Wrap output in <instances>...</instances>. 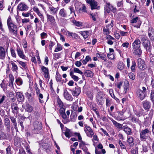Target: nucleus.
<instances>
[{"mask_svg": "<svg viewBox=\"0 0 154 154\" xmlns=\"http://www.w3.org/2000/svg\"><path fill=\"white\" fill-rule=\"evenodd\" d=\"M146 88L144 87H142V89H138L136 92L137 97L141 100H143L146 96Z\"/></svg>", "mask_w": 154, "mask_h": 154, "instance_id": "obj_1", "label": "nucleus"}, {"mask_svg": "<svg viewBox=\"0 0 154 154\" xmlns=\"http://www.w3.org/2000/svg\"><path fill=\"white\" fill-rule=\"evenodd\" d=\"M141 41L144 47L146 49V51H150L151 46L149 41L144 38H143L142 39Z\"/></svg>", "mask_w": 154, "mask_h": 154, "instance_id": "obj_2", "label": "nucleus"}, {"mask_svg": "<svg viewBox=\"0 0 154 154\" xmlns=\"http://www.w3.org/2000/svg\"><path fill=\"white\" fill-rule=\"evenodd\" d=\"M86 1L90 5L92 10L99 9L100 8V6H98L97 2L95 0H86Z\"/></svg>", "mask_w": 154, "mask_h": 154, "instance_id": "obj_3", "label": "nucleus"}, {"mask_svg": "<svg viewBox=\"0 0 154 154\" xmlns=\"http://www.w3.org/2000/svg\"><path fill=\"white\" fill-rule=\"evenodd\" d=\"M150 133V131L146 128L140 132V137L142 140H145L148 137V134Z\"/></svg>", "mask_w": 154, "mask_h": 154, "instance_id": "obj_4", "label": "nucleus"}, {"mask_svg": "<svg viewBox=\"0 0 154 154\" xmlns=\"http://www.w3.org/2000/svg\"><path fill=\"white\" fill-rule=\"evenodd\" d=\"M9 33L15 36L17 35L18 32V28L16 25L14 24L8 26Z\"/></svg>", "mask_w": 154, "mask_h": 154, "instance_id": "obj_5", "label": "nucleus"}, {"mask_svg": "<svg viewBox=\"0 0 154 154\" xmlns=\"http://www.w3.org/2000/svg\"><path fill=\"white\" fill-rule=\"evenodd\" d=\"M46 16L47 22L51 26H55L56 24V22L54 16L48 14H46Z\"/></svg>", "mask_w": 154, "mask_h": 154, "instance_id": "obj_6", "label": "nucleus"}, {"mask_svg": "<svg viewBox=\"0 0 154 154\" xmlns=\"http://www.w3.org/2000/svg\"><path fill=\"white\" fill-rule=\"evenodd\" d=\"M85 128L84 131L88 136L92 137L94 134V133L91 127L86 125H85Z\"/></svg>", "mask_w": 154, "mask_h": 154, "instance_id": "obj_7", "label": "nucleus"}, {"mask_svg": "<svg viewBox=\"0 0 154 154\" xmlns=\"http://www.w3.org/2000/svg\"><path fill=\"white\" fill-rule=\"evenodd\" d=\"M111 11L114 13L116 12V9L113 6L111 5L109 3H107L105 8V11L109 13Z\"/></svg>", "mask_w": 154, "mask_h": 154, "instance_id": "obj_8", "label": "nucleus"}, {"mask_svg": "<svg viewBox=\"0 0 154 154\" xmlns=\"http://www.w3.org/2000/svg\"><path fill=\"white\" fill-rule=\"evenodd\" d=\"M137 64L138 68L140 69L144 70L146 68V66L143 60L140 58L137 60Z\"/></svg>", "mask_w": 154, "mask_h": 154, "instance_id": "obj_9", "label": "nucleus"}, {"mask_svg": "<svg viewBox=\"0 0 154 154\" xmlns=\"http://www.w3.org/2000/svg\"><path fill=\"white\" fill-rule=\"evenodd\" d=\"M41 70L44 73V77L46 78L49 79V75L48 72V68L45 67L44 66H41Z\"/></svg>", "mask_w": 154, "mask_h": 154, "instance_id": "obj_10", "label": "nucleus"}, {"mask_svg": "<svg viewBox=\"0 0 154 154\" xmlns=\"http://www.w3.org/2000/svg\"><path fill=\"white\" fill-rule=\"evenodd\" d=\"M71 91L72 95L73 96L76 97L78 96L80 93V88L78 87H75L74 89H73Z\"/></svg>", "mask_w": 154, "mask_h": 154, "instance_id": "obj_11", "label": "nucleus"}, {"mask_svg": "<svg viewBox=\"0 0 154 154\" xmlns=\"http://www.w3.org/2000/svg\"><path fill=\"white\" fill-rule=\"evenodd\" d=\"M34 130L39 131L42 129V125L41 122L36 121L34 123Z\"/></svg>", "mask_w": 154, "mask_h": 154, "instance_id": "obj_12", "label": "nucleus"}, {"mask_svg": "<svg viewBox=\"0 0 154 154\" xmlns=\"http://www.w3.org/2000/svg\"><path fill=\"white\" fill-rule=\"evenodd\" d=\"M64 96L65 98L67 100L72 101L73 99L71 95L69 93L66 89L64 91Z\"/></svg>", "mask_w": 154, "mask_h": 154, "instance_id": "obj_13", "label": "nucleus"}, {"mask_svg": "<svg viewBox=\"0 0 154 154\" xmlns=\"http://www.w3.org/2000/svg\"><path fill=\"white\" fill-rule=\"evenodd\" d=\"M124 112L123 111L118 112V116L116 117V119L118 121L124 120L126 119V117L123 115Z\"/></svg>", "mask_w": 154, "mask_h": 154, "instance_id": "obj_14", "label": "nucleus"}, {"mask_svg": "<svg viewBox=\"0 0 154 154\" xmlns=\"http://www.w3.org/2000/svg\"><path fill=\"white\" fill-rule=\"evenodd\" d=\"M49 11L52 14H56L59 9L58 8H54L51 5L49 6Z\"/></svg>", "mask_w": 154, "mask_h": 154, "instance_id": "obj_15", "label": "nucleus"}, {"mask_svg": "<svg viewBox=\"0 0 154 154\" xmlns=\"http://www.w3.org/2000/svg\"><path fill=\"white\" fill-rule=\"evenodd\" d=\"M140 42L139 39H136L132 43V47L133 49L140 48Z\"/></svg>", "mask_w": 154, "mask_h": 154, "instance_id": "obj_16", "label": "nucleus"}, {"mask_svg": "<svg viewBox=\"0 0 154 154\" xmlns=\"http://www.w3.org/2000/svg\"><path fill=\"white\" fill-rule=\"evenodd\" d=\"M143 108L146 110H149L151 107V104L149 101L145 100L142 102Z\"/></svg>", "mask_w": 154, "mask_h": 154, "instance_id": "obj_17", "label": "nucleus"}, {"mask_svg": "<svg viewBox=\"0 0 154 154\" xmlns=\"http://www.w3.org/2000/svg\"><path fill=\"white\" fill-rule=\"evenodd\" d=\"M9 82L8 86L13 89L14 88V77L12 74H10L9 75Z\"/></svg>", "mask_w": 154, "mask_h": 154, "instance_id": "obj_18", "label": "nucleus"}, {"mask_svg": "<svg viewBox=\"0 0 154 154\" xmlns=\"http://www.w3.org/2000/svg\"><path fill=\"white\" fill-rule=\"evenodd\" d=\"M148 34L151 40L154 41V29L152 28H149V29Z\"/></svg>", "mask_w": 154, "mask_h": 154, "instance_id": "obj_19", "label": "nucleus"}, {"mask_svg": "<svg viewBox=\"0 0 154 154\" xmlns=\"http://www.w3.org/2000/svg\"><path fill=\"white\" fill-rule=\"evenodd\" d=\"M17 9L21 11H24L27 10V7L24 3H21L18 5Z\"/></svg>", "mask_w": 154, "mask_h": 154, "instance_id": "obj_20", "label": "nucleus"}, {"mask_svg": "<svg viewBox=\"0 0 154 154\" xmlns=\"http://www.w3.org/2000/svg\"><path fill=\"white\" fill-rule=\"evenodd\" d=\"M38 97L40 103H42L44 102L43 100L41 99H43V95L40 93V90L39 89L35 91Z\"/></svg>", "mask_w": 154, "mask_h": 154, "instance_id": "obj_21", "label": "nucleus"}, {"mask_svg": "<svg viewBox=\"0 0 154 154\" xmlns=\"http://www.w3.org/2000/svg\"><path fill=\"white\" fill-rule=\"evenodd\" d=\"M11 108L13 113H17L18 112L19 108L15 103H13L11 104Z\"/></svg>", "mask_w": 154, "mask_h": 154, "instance_id": "obj_22", "label": "nucleus"}, {"mask_svg": "<svg viewBox=\"0 0 154 154\" xmlns=\"http://www.w3.org/2000/svg\"><path fill=\"white\" fill-rule=\"evenodd\" d=\"M5 56V51L4 48L0 46V59H3Z\"/></svg>", "mask_w": 154, "mask_h": 154, "instance_id": "obj_23", "label": "nucleus"}, {"mask_svg": "<svg viewBox=\"0 0 154 154\" xmlns=\"http://www.w3.org/2000/svg\"><path fill=\"white\" fill-rule=\"evenodd\" d=\"M16 95L18 101L21 102L23 100V95L22 93L20 92H17L16 93Z\"/></svg>", "mask_w": 154, "mask_h": 154, "instance_id": "obj_24", "label": "nucleus"}, {"mask_svg": "<svg viewBox=\"0 0 154 154\" xmlns=\"http://www.w3.org/2000/svg\"><path fill=\"white\" fill-rule=\"evenodd\" d=\"M17 52L18 55L20 57L23 59H25V56L23 52V50L20 48H18L17 49Z\"/></svg>", "mask_w": 154, "mask_h": 154, "instance_id": "obj_25", "label": "nucleus"}, {"mask_svg": "<svg viewBox=\"0 0 154 154\" xmlns=\"http://www.w3.org/2000/svg\"><path fill=\"white\" fill-rule=\"evenodd\" d=\"M129 84L128 81L125 80L124 82L123 87L125 93H126L128 90L129 89Z\"/></svg>", "mask_w": 154, "mask_h": 154, "instance_id": "obj_26", "label": "nucleus"}, {"mask_svg": "<svg viewBox=\"0 0 154 154\" xmlns=\"http://www.w3.org/2000/svg\"><path fill=\"white\" fill-rule=\"evenodd\" d=\"M25 110L29 112H31L33 110V107L29 104H26L24 107Z\"/></svg>", "mask_w": 154, "mask_h": 154, "instance_id": "obj_27", "label": "nucleus"}, {"mask_svg": "<svg viewBox=\"0 0 154 154\" xmlns=\"http://www.w3.org/2000/svg\"><path fill=\"white\" fill-rule=\"evenodd\" d=\"M83 37L84 39L87 38L89 35V32L88 31H85L79 32Z\"/></svg>", "mask_w": 154, "mask_h": 154, "instance_id": "obj_28", "label": "nucleus"}, {"mask_svg": "<svg viewBox=\"0 0 154 154\" xmlns=\"http://www.w3.org/2000/svg\"><path fill=\"white\" fill-rule=\"evenodd\" d=\"M85 75L87 77L92 78L93 76V73L92 72L89 70L85 71L84 73Z\"/></svg>", "mask_w": 154, "mask_h": 154, "instance_id": "obj_29", "label": "nucleus"}, {"mask_svg": "<svg viewBox=\"0 0 154 154\" xmlns=\"http://www.w3.org/2000/svg\"><path fill=\"white\" fill-rule=\"evenodd\" d=\"M97 57L100 58L102 60H105L106 58V55L103 53H97L96 54Z\"/></svg>", "mask_w": 154, "mask_h": 154, "instance_id": "obj_30", "label": "nucleus"}, {"mask_svg": "<svg viewBox=\"0 0 154 154\" xmlns=\"http://www.w3.org/2000/svg\"><path fill=\"white\" fill-rule=\"evenodd\" d=\"M60 16L62 17H66L67 14L66 11L64 8L60 10L59 12Z\"/></svg>", "mask_w": 154, "mask_h": 154, "instance_id": "obj_31", "label": "nucleus"}, {"mask_svg": "<svg viewBox=\"0 0 154 154\" xmlns=\"http://www.w3.org/2000/svg\"><path fill=\"white\" fill-rule=\"evenodd\" d=\"M111 120L113 124L119 129H120L122 128V124L118 123L115 121L113 120V119H112Z\"/></svg>", "mask_w": 154, "mask_h": 154, "instance_id": "obj_32", "label": "nucleus"}, {"mask_svg": "<svg viewBox=\"0 0 154 154\" xmlns=\"http://www.w3.org/2000/svg\"><path fill=\"white\" fill-rule=\"evenodd\" d=\"M11 63L12 66V70L14 72H17L18 70V67L17 65L13 61H11Z\"/></svg>", "mask_w": 154, "mask_h": 154, "instance_id": "obj_33", "label": "nucleus"}, {"mask_svg": "<svg viewBox=\"0 0 154 154\" xmlns=\"http://www.w3.org/2000/svg\"><path fill=\"white\" fill-rule=\"evenodd\" d=\"M69 75L71 76V78L73 79L75 81L77 82L79 80V77L78 76L74 75L73 72H72V71H71L70 72Z\"/></svg>", "mask_w": 154, "mask_h": 154, "instance_id": "obj_34", "label": "nucleus"}, {"mask_svg": "<svg viewBox=\"0 0 154 154\" xmlns=\"http://www.w3.org/2000/svg\"><path fill=\"white\" fill-rule=\"evenodd\" d=\"M11 122L13 123L14 128L16 130H17V123L15 118L13 116H11L10 117Z\"/></svg>", "mask_w": 154, "mask_h": 154, "instance_id": "obj_35", "label": "nucleus"}, {"mask_svg": "<svg viewBox=\"0 0 154 154\" xmlns=\"http://www.w3.org/2000/svg\"><path fill=\"white\" fill-rule=\"evenodd\" d=\"M8 97L10 98L11 101L14 102L16 100L15 95L12 92H10L8 93Z\"/></svg>", "mask_w": 154, "mask_h": 154, "instance_id": "obj_36", "label": "nucleus"}, {"mask_svg": "<svg viewBox=\"0 0 154 154\" xmlns=\"http://www.w3.org/2000/svg\"><path fill=\"white\" fill-rule=\"evenodd\" d=\"M134 49V53L135 54L139 55H141L142 51L140 48Z\"/></svg>", "mask_w": 154, "mask_h": 154, "instance_id": "obj_37", "label": "nucleus"}, {"mask_svg": "<svg viewBox=\"0 0 154 154\" xmlns=\"http://www.w3.org/2000/svg\"><path fill=\"white\" fill-rule=\"evenodd\" d=\"M118 68L120 70H122L124 68V65L122 62H120L118 65Z\"/></svg>", "mask_w": 154, "mask_h": 154, "instance_id": "obj_38", "label": "nucleus"}, {"mask_svg": "<svg viewBox=\"0 0 154 154\" xmlns=\"http://www.w3.org/2000/svg\"><path fill=\"white\" fill-rule=\"evenodd\" d=\"M15 82L17 84L19 85H21L23 84L22 80L20 77L17 78L16 79Z\"/></svg>", "mask_w": 154, "mask_h": 154, "instance_id": "obj_39", "label": "nucleus"}, {"mask_svg": "<svg viewBox=\"0 0 154 154\" xmlns=\"http://www.w3.org/2000/svg\"><path fill=\"white\" fill-rule=\"evenodd\" d=\"M68 35L69 36H71L73 38H76L78 37V35L76 34L69 32H68Z\"/></svg>", "mask_w": 154, "mask_h": 154, "instance_id": "obj_40", "label": "nucleus"}, {"mask_svg": "<svg viewBox=\"0 0 154 154\" xmlns=\"http://www.w3.org/2000/svg\"><path fill=\"white\" fill-rule=\"evenodd\" d=\"M89 60H91V58L89 56H87L85 59L82 61V63L83 64H85Z\"/></svg>", "mask_w": 154, "mask_h": 154, "instance_id": "obj_41", "label": "nucleus"}, {"mask_svg": "<svg viewBox=\"0 0 154 154\" xmlns=\"http://www.w3.org/2000/svg\"><path fill=\"white\" fill-rule=\"evenodd\" d=\"M128 142L131 146H132L134 144L133 139L131 137H129L128 138Z\"/></svg>", "mask_w": 154, "mask_h": 154, "instance_id": "obj_42", "label": "nucleus"}, {"mask_svg": "<svg viewBox=\"0 0 154 154\" xmlns=\"http://www.w3.org/2000/svg\"><path fill=\"white\" fill-rule=\"evenodd\" d=\"M124 131L128 134L130 135L131 134V130L128 127H126L125 128Z\"/></svg>", "mask_w": 154, "mask_h": 154, "instance_id": "obj_43", "label": "nucleus"}, {"mask_svg": "<svg viewBox=\"0 0 154 154\" xmlns=\"http://www.w3.org/2000/svg\"><path fill=\"white\" fill-rule=\"evenodd\" d=\"M19 64L21 65L23 68L26 69L27 68L26 63L25 62H23L20 61H17Z\"/></svg>", "mask_w": 154, "mask_h": 154, "instance_id": "obj_44", "label": "nucleus"}, {"mask_svg": "<svg viewBox=\"0 0 154 154\" xmlns=\"http://www.w3.org/2000/svg\"><path fill=\"white\" fill-rule=\"evenodd\" d=\"M7 23L8 26L11 25L12 24H14L12 23L11 18L10 17H9L7 21Z\"/></svg>", "mask_w": 154, "mask_h": 154, "instance_id": "obj_45", "label": "nucleus"}, {"mask_svg": "<svg viewBox=\"0 0 154 154\" xmlns=\"http://www.w3.org/2000/svg\"><path fill=\"white\" fill-rule=\"evenodd\" d=\"M136 66V63L134 61H132V65L131 67V71L133 72H135V66Z\"/></svg>", "mask_w": 154, "mask_h": 154, "instance_id": "obj_46", "label": "nucleus"}, {"mask_svg": "<svg viewBox=\"0 0 154 154\" xmlns=\"http://www.w3.org/2000/svg\"><path fill=\"white\" fill-rule=\"evenodd\" d=\"M150 98L151 100L154 103V90H151Z\"/></svg>", "mask_w": 154, "mask_h": 154, "instance_id": "obj_47", "label": "nucleus"}, {"mask_svg": "<svg viewBox=\"0 0 154 154\" xmlns=\"http://www.w3.org/2000/svg\"><path fill=\"white\" fill-rule=\"evenodd\" d=\"M62 116V118L63 119V123L64 124L66 123L67 122L66 119H67V116L66 114V113L63 114H62L61 115Z\"/></svg>", "mask_w": 154, "mask_h": 154, "instance_id": "obj_48", "label": "nucleus"}, {"mask_svg": "<svg viewBox=\"0 0 154 154\" xmlns=\"http://www.w3.org/2000/svg\"><path fill=\"white\" fill-rule=\"evenodd\" d=\"M97 101L100 104H102L103 103V97H97Z\"/></svg>", "mask_w": 154, "mask_h": 154, "instance_id": "obj_49", "label": "nucleus"}, {"mask_svg": "<svg viewBox=\"0 0 154 154\" xmlns=\"http://www.w3.org/2000/svg\"><path fill=\"white\" fill-rule=\"evenodd\" d=\"M62 50V48L60 45L58 44L57 47L54 50L55 52H57L60 51Z\"/></svg>", "mask_w": 154, "mask_h": 154, "instance_id": "obj_50", "label": "nucleus"}, {"mask_svg": "<svg viewBox=\"0 0 154 154\" xmlns=\"http://www.w3.org/2000/svg\"><path fill=\"white\" fill-rule=\"evenodd\" d=\"M73 71L74 72H76L82 75L83 74V72L81 71L79 69L77 68H74Z\"/></svg>", "mask_w": 154, "mask_h": 154, "instance_id": "obj_51", "label": "nucleus"}, {"mask_svg": "<svg viewBox=\"0 0 154 154\" xmlns=\"http://www.w3.org/2000/svg\"><path fill=\"white\" fill-rule=\"evenodd\" d=\"M129 78L131 79L132 80H134L135 79V76L134 74L132 72L129 73L128 74Z\"/></svg>", "mask_w": 154, "mask_h": 154, "instance_id": "obj_52", "label": "nucleus"}, {"mask_svg": "<svg viewBox=\"0 0 154 154\" xmlns=\"http://www.w3.org/2000/svg\"><path fill=\"white\" fill-rule=\"evenodd\" d=\"M56 78L57 81L59 82L61 81V77L60 74L57 73L56 75Z\"/></svg>", "mask_w": 154, "mask_h": 154, "instance_id": "obj_53", "label": "nucleus"}, {"mask_svg": "<svg viewBox=\"0 0 154 154\" xmlns=\"http://www.w3.org/2000/svg\"><path fill=\"white\" fill-rule=\"evenodd\" d=\"M11 52L12 56L16 58V54L14 50L12 48H11Z\"/></svg>", "mask_w": 154, "mask_h": 154, "instance_id": "obj_54", "label": "nucleus"}, {"mask_svg": "<svg viewBox=\"0 0 154 154\" xmlns=\"http://www.w3.org/2000/svg\"><path fill=\"white\" fill-rule=\"evenodd\" d=\"M57 104L60 107H62L63 106V104L62 102L60 100H58L57 102Z\"/></svg>", "mask_w": 154, "mask_h": 154, "instance_id": "obj_55", "label": "nucleus"}, {"mask_svg": "<svg viewBox=\"0 0 154 154\" xmlns=\"http://www.w3.org/2000/svg\"><path fill=\"white\" fill-rule=\"evenodd\" d=\"M131 152L132 154H138V152L137 147L132 149Z\"/></svg>", "mask_w": 154, "mask_h": 154, "instance_id": "obj_56", "label": "nucleus"}, {"mask_svg": "<svg viewBox=\"0 0 154 154\" xmlns=\"http://www.w3.org/2000/svg\"><path fill=\"white\" fill-rule=\"evenodd\" d=\"M5 137V135L4 132L0 131V139H3Z\"/></svg>", "mask_w": 154, "mask_h": 154, "instance_id": "obj_57", "label": "nucleus"}, {"mask_svg": "<svg viewBox=\"0 0 154 154\" xmlns=\"http://www.w3.org/2000/svg\"><path fill=\"white\" fill-rule=\"evenodd\" d=\"M10 120L8 118H6L5 120V125L7 126H10Z\"/></svg>", "mask_w": 154, "mask_h": 154, "instance_id": "obj_58", "label": "nucleus"}, {"mask_svg": "<svg viewBox=\"0 0 154 154\" xmlns=\"http://www.w3.org/2000/svg\"><path fill=\"white\" fill-rule=\"evenodd\" d=\"M73 23L75 26H80L82 25V23L81 22L78 21H76L75 20L73 21Z\"/></svg>", "mask_w": 154, "mask_h": 154, "instance_id": "obj_59", "label": "nucleus"}, {"mask_svg": "<svg viewBox=\"0 0 154 154\" xmlns=\"http://www.w3.org/2000/svg\"><path fill=\"white\" fill-rule=\"evenodd\" d=\"M111 100L108 99H106V105L107 106H109L111 104Z\"/></svg>", "mask_w": 154, "mask_h": 154, "instance_id": "obj_60", "label": "nucleus"}, {"mask_svg": "<svg viewBox=\"0 0 154 154\" xmlns=\"http://www.w3.org/2000/svg\"><path fill=\"white\" fill-rule=\"evenodd\" d=\"M0 85L1 87L4 90H5V89L6 88L7 85L4 82H2Z\"/></svg>", "mask_w": 154, "mask_h": 154, "instance_id": "obj_61", "label": "nucleus"}, {"mask_svg": "<svg viewBox=\"0 0 154 154\" xmlns=\"http://www.w3.org/2000/svg\"><path fill=\"white\" fill-rule=\"evenodd\" d=\"M143 150L144 152H146L147 151V147L146 144L145 143H144L143 146Z\"/></svg>", "mask_w": 154, "mask_h": 154, "instance_id": "obj_62", "label": "nucleus"}, {"mask_svg": "<svg viewBox=\"0 0 154 154\" xmlns=\"http://www.w3.org/2000/svg\"><path fill=\"white\" fill-rule=\"evenodd\" d=\"M108 57L111 60L113 59L114 58V56L113 54L110 53H108L107 54Z\"/></svg>", "mask_w": 154, "mask_h": 154, "instance_id": "obj_63", "label": "nucleus"}, {"mask_svg": "<svg viewBox=\"0 0 154 154\" xmlns=\"http://www.w3.org/2000/svg\"><path fill=\"white\" fill-rule=\"evenodd\" d=\"M11 147L9 146L6 149L7 154H12L11 152Z\"/></svg>", "mask_w": 154, "mask_h": 154, "instance_id": "obj_64", "label": "nucleus"}]
</instances>
